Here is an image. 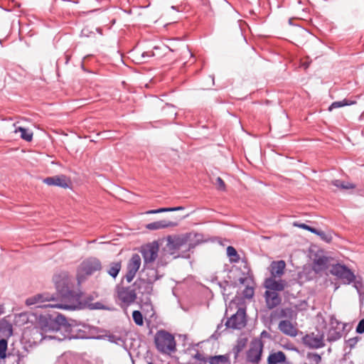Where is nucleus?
<instances>
[{"label":"nucleus","mask_w":364,"mask_h":364,"mask_svg":"<svg viewBox=\"0 0 364 364\" xmlns=\"http://www.w3.org/2000/svg\"><path fill=\"white\" fill-rule=\"evenodd\" d=\"M56 294L43 292L28 298L27 306L36 305L38 308L50 307L65 310L82 309L81 293L74 290V285L65 275H57L53 278Z\"/></svg>","instance_id":"nucleus-1"},{"label":"nucleus","mask_w":364,"mask_h":364,"mask_svg":"<svg viewBox=\"0 0 364 364\" xmlns=\"http://www.w3.org/2000/svg\"><path fill=\"white\" fill-rule=\"evenodd\" d=\"M166 241V246L171 255L184 247L185 249L181 255L183 258H188L190 257V252H192L200 244L206 242L203 239V234L194 232L168 235Z\"/></svg>","instance_id":"nucleus-2"},{"label":"nucleus","mask_w":364,"mask_h":364,"mask_svg":"<svg viewBox=\"0 0 364 364\" xmlns=\"http://www.w3.org/2000/svg\"><path fill=\"white\" fill-rule=\"evenodd\" d=\"M97 328L87 323H82L74 319L66 320L65 329L62 336H50V338H55L58 341L65 339H88L96 338L94 334Z\"/></svg>","instance_id":"nucleus-3"},{"label":"nucleus","mask_w":364,"mask_h":364,"mask_svg":"<svg viewBox=\"0 0 364 364\" xmlns=\"http://www.w3.org/2000/svg\"><path fill=\"white\" fill-rule=\"evenodd\" d=\"M66 320L63 315L55 312L41 314L38 319V326L33 330H36V333H40L41 339H50V336L44 335L47 333H60V336H62Z\"/></svg>","instance_id":"nucleus-4"},{"label":"nucleus","mask_w":364,"mask_h":364,"mask_svg":"<svg viewBox=\"0 0 364 364\" xmlns=\"http://www.w3.org/2000/svg\"><path fill=\"white\" fill-rule=\"evenodd\" d=\"M154 343L157 350L161 353H170L176 350L174 336L166 330H159L156 333Z\"/></svg>","instance_id":"nucleus-5"},{"label":"nucleus","mask_w":364,"mask_h":364,"mask_svg":"<svg viewBox=\"0 0 364 364\" xmlns=\"http://www.w3.org/2000/svg\"><path fill=\"white\" fill-rule=\"evenodd\" d=\"M136 299V292L132 286L116 287V301L122 308L126 309L132 305Z\"/></svg>","instance_id":"nucleus-6"},{"label":"nucleus","mask_w":364,"mask_h":364,"mask_svg":"<svg viewBox=\"0 0 364 364\" xmlns=\"http://www.w3.org/2000/svg\"><path fill=\"white\" fill-rule=\"evenodd\" d=\"M102 268L101 262L96 257H89L82 261L77 270V279L79 282L87 276L92 275Z\"/></svg>","instance_id":"nucleus-7"},{"label":"nucleus","mask_w":364,"mask_h":364,"mask_svg":"<svg viewBox=\"0 0 364 364\" xmlns=\"http://www.w3.org/2000/svg\"><path fill=\"white\" fill-rule=\"evenodd\" d=\"M132 287L136 296L138 294L141 295L139 300L141 303L145 304L151 303L150 296L153 291V284L147 282L146 279L138 278L134 282Z\"/></svg>","instance_id":"nucleus-8"},{"label":"nucleus","mask_w":364,"mask_h":364,"mask_svg":"<svg viewBox=\"0 0 364 364\" xmlns=\"http://www.w3.org/2000/svg\"><path fill=\"white\" fill-rule=\"evenodd\" d=\"M330 272L331 274L336 276L346 284H350L355 279L354 273L345 264L340 263L333 265Z\"/></svg>","instance_id":"nucleus-9"},{"label":"nucleus","mask_w":364,"mask_h":364,"mask_svg":"<svg viewBox=\"0 0 364 364\" xmlns=\"http://www.w3.org/2000/svg\"><path fill=\"white\" fill-rule=\"evenodd\" d=\"M250 278L245 277V273L239 269L230 270L224 280V283L229 287H237L238 285H245Z\"/></svg>","instance_id":"nucleus-10"},{"label":"nucleus","mask_w":364,"mask_h":364,"mask_svg":"<svg viewBox=\"0 0 364 364\" xmlns=\"http://www.w3.org/2000/svg\"><path fill=\"white\" fill-rule=\"evenodd\" d=\"M246 313L243 309H238L237 312L232 315L225 323L226 328L240 330L246 325Z\"/></svg>","instance_id":"nucleus-11"},{"label":"nucleus","mask_w":364,"mask_h":364,"mask_svg":"<svg viewBox=\"0 0 364 364\" xmlns=\"http://www.w3.org/2000/svg\"><path fill=\"white\" fill-rule=\"evenodd\" d=\"M158 252L159 245L156 242L142 245L140 248V252L144 259V266H147L152 263L156 259Z\"/></svg>","instance_id":"nucleus-12"},{"label":"nucleus","mask_w":364,"mask_h":364,"mask_svg":"<svg viewBox=\"0 0 364 364\" xmlns=\"http://www.w3.org/2000/svg\"><path fill=\"white\" fill-rule=\"evenodd\" d=\"M263 346V343L260 340L253 341L246 353L247 361L253 364H258L261 360Z\"/></svg>","instance_id":"nucleus-13"},{"label":"nucleus","mask_w":364,"mask_h":364,"mask_svg":"<svg viewBox=\"0 0 364 364\" xmlns=\"http://www.w3.org/2000/svg\"><path fill=\"white\" fill-rule=\"evenodd\" d=\"M323 338V333L318 332L316 334L313 332L309 334H306L303 337L302 340L306 346H308L310 348L317 349L325 346Z\"/></svg>","instance_id":"nucleus-14"},{"label":"nucleus","mask_w":364,"mask_h":364,"mask_svg":"<svg viewBox=\"0 0 364 364\" xmlns=\"http://www.w3.org/2000/svg\"><path fill=\"white\" fill-rule=\"evenodd\" d=\"M43 183L48 186H55L63 188H69L70 181L65 175H56L47 177L43 180Z\"/></svg>","instance_id":"nucleus-15"},{"label":"nucleus","mask_w":364,"mask_h":364,"mask_svg":"<svg viewBox=\"0 0 364 364\" xmlns=\"http://www.w3.org/2000/svg\"><path fill=\"white\" fill-rule=\"evenodd\" d=\"M286 285V281L283 279L276 280L275 277L267 278L264 282V287L267 289L266 291L274 292L283 291Z\"/></svg>","instance_id":"nucleus-16"},{"label":"nucleus","mask_w":364,"mask_h":364,"mask_svg":"<svg viewBox=\"0 0 364 364\" xmlns=\"http://www.w3.org/2000/svg\"><path fill=\"white\" fill-rule=\"evenodd\" d=\"M162 276L159 275L158 270L155 268H151L147 266H144L143 273L141 279L147 280V282L153 284L156 280L160 279Z\"/></svg>","instance_id":"nucleus-17"},{"label":"nucleus","mask_w":364,"mask_h":364,"mask_svg":"<svg viewBox=\"0 0 364 364\" xmlns=\"http://www.w3.org/2000/svg\"><path fill=\"white\" fill-rule=\"evenodd\" d=\"M265 301L267 308L269 309H272L281 304L282 299L277 292L266 291Z\"/></svg>","instance_id":"nucleus-18"},{"label":"nucleus","mask_w":364,"mask_h":364,"mask_svg":"<svg viewBox=\"0 0 364 364\" xmlns=\"http://www.w3.org/2000/svg\"><path fill=\"white\" fill-rule=\"evenodd\" d=\"M285 267L286 264L283 260L273 261L269 266L270 277H280L284 272Z\"/></svg>","instance_id":"nucleus-19"},{"label":"nucleus","mask_w":364,"mask_h":364,"mask_svg":"<svg viewBox=\"0 0 364 364\" xmlns=\"http://www.w3.org/2000/svg\"><path fill=\"white\" fill-rule=\"evenodd\" d=\"M279 329L285 335L295 337L297 335V329L289 320H282L279 322Z\"/></svg>","instance_id":"nucleus-20"},{"label":"nucleus","mask_w":364,"mask_h":364,"mask_svg":"<svg viewBox=\"0 0 364 364\" xmlns=\"http://www.w3.org/2000/svg\"><path fill=\"white\" fill-rule=\"evenodd\" d=\"M177 225V223L161 220L159 221H155L153 223H150L146 225V228L150 230H159L163 228H166L169 227H175Z\"/></svg>","instance_id":"nucleus-21"},{"label":"nucleus","mask_w":364,"mask_h":364,"mask_svg":"<svg viewBox=\"0 0 364 364\" xmlns=\"http://www.w3.org/2000/svg\"><path fill=\"white\" fill-rule=\"evenodd\" d=\"M8 350V341L6 338L0 339V362L6 363L8 360L12 357V352H9Z\"/></svg>","instance_id":"nucleus-22"},{"label":"nucleus","mask_w":364,"mask_h":364,"mask_svg":"<svg viewBox=\"0 0 364 364\" xmlns=\"http://www.w3.org/2000/svg\"><path fill=\"white\" fill-rule=\"evenodd\" d=\"M286 360V355L284 352L278 351L270 353L267 358L268 364H278Z\"/></svg>","instance_id":"nucleus-23"},{"label":"nucleus","mask_w":364,"mask_h":364,"mask_svg":"<svg viewBox=\"0 0 364 364\" xmlns=\"http://www.w3.org/2000/svg\"><path fill=\"white\" fill-rule=\"evenodd\" d=\"M141 263V257L139 255L135 253L133 254L131 259L127 264V269H131L137 272Z\"/></svg>","instance_id":"nucleus-24"},{"label":"nucleus","mask_w":364,"mask_h":364,"mask_svg":"<svg viewBox=\"0 0 364 364\" xmlns=\"http://www.w3.org/2000/svg\"><path fill=\"white\" fill-rule=\"evenodd\" d=\"M161 58L162 57V53H156L153 50L144 51L140 54V56L137 58L139 63H143L147 62L150 58Z\"/></svg>","instance_id":"nucleus-25"},{"label":"nucleus","mask_w":364,"mask_h":364,"mask_svg":"<svg viewBox=\"0 0 364 364\" xmlns=\"http://www.w3.org/2000/svg\"><path fill=\"white\" fill-rule=\"evenodd\" d=\"M161 58L162 57V53H156L153 50L144 51L140 54V56L137 58L139 63H143L147 62L150 58Z\"/></svg>","instance_id":"nucleus-26"},{"label":"nucleus","mask_w":364,"mask_h":364,"mask_svg":"<svg viewBox=\"0 0 364 364\" xmlns=\"http://www.w3.org/2000/svg\"><path fill=\"white\" fill-rule=\"evenodd\" d=\"M247 343V338H239L235 346L232 348L235 359H237L239 353L245 348Z\"/></svg>","instance_id":"nucleus-27"},{"label":"nucleus","mask_w":364,"mask_h":364,"mask_svg":"<svg viewBox=\"0 0 364 364\" xmlns=\"http://www.w3.org/2000/svg\"><path fill=\"white\" fill-rule=\"evenodd\" d=\"M208 363L210 364H230L228 356L225 355L210 356Z\"/></svg>","instance_id":"nucleus-28"},{"label":"nucleus","mask_w":364,"mask_h":364,"mask_svg":"<svg viewBox=\"0 0 364 364\" xmlns=\"http://www.w3.org/2000/svg\"><path fill=\"white\" fill-rule=\"evenodd\" d=\"M342 337V331L331 327L327 334V341L332 343L339 340Z\"/></svg>","instance_id":"nucleus-29"},{"label":"nucleus","mask_w":364,"mask_h":364,"mask_svg":"<svg viewBox=\"0 0 364 364\" xmlns=\"http://www.w3.org/2000/svg\"><path fill=\"white\" fill-rule=\"evenodd\" d=\"M122 267L121 262H114L110 263L109 268L107 270V273L109 275H110L112 277L115 279Z\"/></svg>","instance_id":"nucleus-30"},{"label":"nucleus","mask_w":364,"mask_h":364,"mask_svg":"<svg viewBox=\"0 0 364 364\" xmlns=\"http://www.w3.org/2000/svg\"><path fill=\"white\" fill-rule=\"evenodd\" d=\"M227 255L231 263H237L240 261V255L235 248L232 246H228L227 247Z\"/></svg>","instance_id":"nucleus-31"},{"label":"nucleus","mask_w":364,"mask_h":364,"mask_svg":"<svg viewBox=\"0 0 364 364\" xmlns=\"http://www.w3.org/2000/svg\"><path fill=\"white\" fill-rule=\"evenodd\" d=\"M355 104V101L349 100L348 99H344L341 101L333 102L328 107L329 111H332L333 109L343 107L344 106H348Z\"/></svg>","instance_id":"nucleus-32"},{"label":"nucleus","mask_w":364,"mask_h":364,"mask_svg":"<svg viewBox=\"0 0 364 364\" xmlns=\"http://www.w3.org/2000/svg\"><path fill=\"white\" fill-rule=\"evenodd\" d=\"M332 184L337 188L345 190L353 189L355 188V185L354 183L341 180H334L332 181Z\"/></svg>","instance_id":"nucleus-33"},{"label":"nucleus","mask_w":364,"mask_h":364,"mask_svg":"<svg viewBox=\"0 0 364 364\" xmlns=\"http://www.w3.org/2000/svg\"><path fill=\"white\" fill-rule=\"evenodd\" d=\"M19 132L21 133V139L26 141H31L33 139V133L29 129L19 127L16 129L15 132Z\"/></svg>","instance_id":"nucleus-34"},{"label":"nucleus","mask_w":364,"mask_h":364,"mask_svg":"<svg viewBox=\"0 0 364 364\" xmlns=\"http://www.w3.org/2000/svg\"><path fill=\"white\" fill-rule=\"evenodd\" d=\"M132 318L136 325L139 326H142L144 325V316L140 311H134L132 312Z\"/></svg>","instance_id":"nucleus-35"},{"label":"nucleus","mask_w":364,"mask_h":364,"mask_svg":"<svg viewBox=\"0 0 364 364\" xmlns=\"http://www.w3.org/2000/svg\"><path fill=\"white\" fill-rule=\"evenodd\" d=\"M224 326L225 325H223V321H221V323L218 324L215 331L210 336V338L213 340H218L221 336V333L227 329L226 327L225 328H223Z\"/></svg>","instance_id":"nucleus-36"},{"label":"nucleus","mask_w":364,"mask_h":364,"mask_svg":"<svg viewBox=\"0 0 364 364\" xmlns=\"http://www.w3.org/2000/svg\"><path fill=\"white\" fill-rule=\"evenodd\" d=\"M249 282L250 280L245 284L246 287L242 292L243 296L247 299L252 298L255 293L253 287H249Z\"/></svg>","instance_id":"nucleus-37"},{"label":"nucleus","mask_w":364,"mask_h":364,"mask_svg":"<svg viewBox=\"0 0 364 364\" xmlns=\"http://www.w3.org/2000/svg\"><path fill=\"white\" fill-rule=\"evenodd\" d=\"M307 358L315 364H318L321 361V355L316 353H308Z\"/></svg>","instance_id":"nucleus-38"},{"label":"nucleus","mask_w":364,"mask_h":364,"mask_svg":"<svg viewBox=\"0 0 364 364\" xmlns=\"http://www.w3.org/2000/svg\"><path fill=\"white\" fill-rule=\"evenodd\" d=\"M328 262V258L325 256L318 257L315 258L314 263L320 267H324Z\"/></svg>","instance_id":"nucleus-39"},{"label":"nucleus","mask_w":364,"mask_h":364,"mask_svg":"<svg viewBox=\"0 0 364 364\" xmlns=\"http://www.w3.org/2000/svg\"><path fill=\"white\" fill-rule=\"evenodd\" d=\"M318 236L320 237V238L326 242H331L332 240V236L331 234L326 233L325 232L320 230L319 233L318 234Z\"/></svg>","instance_id":"nucleus-40"},{"label":"nucleus","mask_w":364,"mask_h":364,"mask_svg":"<svg viewBox=\"0 0 364 364\" xmlns=\"http://www.w3.org/2000/svg\"><path fill=\"white\" fill-rule=\"evenodd\" d=\"M360 340V338L358 336H355L353 338H350L346 341V345L348 347L350 348V349H352L355 347V346L357 344L358 341Z\"/></svg>","instance_id":"nucleus-41"},{"label":"nucleus","mask_w":364,"mask_h":364,"mask_svg":"<svg viewBox=\"0 0 364 364\" xmlns=\"http://www.w3.org/2000/svg\"><path fill=\"white\" fill-rule=\"evenodd\" d=\"M87 306L90 309L95 310V309H105V306L100 302L90 303L87 304Z\"/></svg>","instance_id":"nucleus-42"},{"label":"nucleus","mask_w":364,"mask_h":364,"mask_svg":"<svg viewBox=\"0 0 364 364\" xmlns=\"http://www.w3.org/2000/svg\"><path fill=\"white\" fill-rule=\"evenodd\" d=\"M136 272L132 271L131 269H127V272L124 276V279L127 280L128 283H130L132 279L134 278L136 275Z\"/></svg>","instance_id":"nucleus-43"},{"label":"nucleus","mask_w":364,"mask_h":364,"mask_svg":"<svg viewBox=\"0 0 364 364\" xmlns=\"http://www.w3.org/2000/svg\"><path fill=\"white\" fill-rule=\"evenodd\" d=\"M168 49V47L167 46H155L153 47L152 50L153 51H155L156 53H162V56L164 55V54L165 53V50ZM168 49L171 50V51H173V50H171V48H168Z\"/></svg>","instance_id":"nucleus-44"},{"label":"nucleus","mask_w":364,"mask_h":364,"mask_svg":"<svg viewBox=\"0 0 364 364\" xmlns=\"http://www.w3.org/2000/svg\"><path fill=\"white\" fill-rule=\"evenodd\" d=\"M215 185L217 186V188L219 191H225V183L224 182V181L220 177H218L216 178Z\"/></svg>","instance_id":"nucleus-45"},{"label":"nucleus","mask_w":364,"mask_h":364,"mask_svg":"<svg viewBox=\"0 0 364 364\" xmlns=\"http://www.w3.org/2000/svg\"><path fill=\"white\" fill-rule=\"evenodd\" d=\"M355 331L359 334H362L364 333V318H362L359 321L358 326H356Z\"/></svg>","instance_id":"nucleus-46"},{"label":"nucleus","mask_w":364,"mask_h":364,"mask_svg":"<svg viewBox=\"0 0 364 364\" xmlns=\"http://www.w3.org/2000/svg\"><path fill=\"white\" fill-rule=\"evenodd\" d=\"M107 338H108L109 341H110L111 343H116V344H117L119 343V341H122L121 337L115 336V335H112V334L109 335L107 336Z\"/></svg>","instance_id":"nucleus-47"},{"label":"nucleus","mask_w":364,"mask_h":364,"mask_svg":"<svg viewBox=\"0 0 364 364\" xmlns=\"http://www.w3.org/2000/svg\"><path fill=\"white\" fill-rule=\"evenodd\" d=\"M193 358L199 361L206 363L208 361V359H206L201 353H200L198 351L196 352V353L193 355Z\"/></svg>","instance_id":"nucleus-48"},{"label":"nucleus","mask_w":364,"mask_h":364,"mask_svg":"<svg viewBox=\"0 0 364 364\" xmlns=\"http://www.w3.org/2000/svg\"><path fill=\"white\" fill-rule=\"evenodd\" d=\"M294 226L298 227V228L304 229V230H306L308 231H309V230H310V226L305 223H299L295 222V223H294Z\"/></svg>","instance_id":"nucleus-49"},{"label":"nucleus","mask_w":364,"mask_h":364,"mask_svg":"<svg viewBox=\"0 0 364 364\" xmlns=\"http://www.w3.org/2000/svg\"><path fill=\"white\" fill-rule=\"evenodd\" d=\"M164 213L163 208H161L159 209H155V210H150L146 211V214H156V213Z\"/></svg>","instance_id":"nucleus-50"},{"label":"nucleus","mask_w":364,"mask_h":364,"mask_svg":"<svg viewBox=\"0 0 364 364\" xmlns=\"http://www.w3.org/2000/svg\"><path fill=\"white\" fill-rule=\"evenodd\" d=\"M262 338H271V335L266 331H263L260 334Z\"/></svg>","instance_id":"nucleus-51"},{"label":"nucleus","mask_w":364,"mask_h":364,"mask_svg":"<svg viewBox=\"0 0 364 364\" xmlns=\"http://www.w3.org/2000/svg\"><path fill=\"white\" fill-rule=\"evenodd\" d=\"M218 285H219V287H220V289H221V290H222V293H223V294H225V287H226L227 285L224 283V281H223V282H218Z\"/></svg>","instance_id":"nucleus-52"},{"label":"nucleus","mask_w":364,"mask_h":364,"mask_svg":"<svg viewBox=\"0 0 364 364\" xmlns=\"http://www.w3.org/2000/svg\"><path fill=\"white\" fill-rule=\"evenodd\" d=\"M321 230H318V229H316L315 228H313L311 226H310V230H309V232L318 235V234L319 233Z\"/></svg>","instance_id":"nucleus-53"},{"label":"nucleus","mask_w":364,"mask_h":364,"mask_svg":"<svg viewBox=\"0 0 364 364\" xmlns=\"http://www.w3.org/2000/svg\"><path fill=\"white\" fill-rule=\"evenodd\" d=\"M334 322L336 323L337 324H340V323L336 319V318L332 316L331 317V325H333L334 323Z\"/></svg>","instance_id":"nucleus-54"},{"label":"nucleus","mask_w":364,"mask_h":364,"mask_svg":"<svg viewBox=\"0 0 364 364\" xmlns=\"http://www.w3.org/2000/svg\"><path fill=\"white\" fill-rule=\"evenodd\" d=\"M164 208V213L174 211L173 207H172V208Z\"/></svg>","instance_id":"nucleus-55"},{"label":"nucleus","mask_w":364,"mask_h":364,"mask_svg":"<svg viewBox=\"0 0 364 364\" xmlns=\"http://www.w3.org/2000/svg\"><path fill=\"white\" fill-rule=\"evenodd\" d=\"M173 209H174V211H178V210H184L185 208L183 206H177V207H173Z\"/></svg>","instance_id":"nucleus-56"},{"label":"nucleus","mask_w":364,"mask_h":364,"mask_svg":"<svg viewBox=\"0 0 364 364\" xmlns=\"http://www.w3.org/2000/svg\"><path fill=\"white\" fill-rule=\"evenodd\" d=\"M355 287L358 289V293H359V294H360V299H363V298H362L361 293H360V290L358 289V284H355Z\"/></svg>","instance_id":"nucleus-57"},{"label":"nucleus","mask_w":364,"mask_h":364,"mask_svg":"<svg viewBox=\"0 0 364 364\" xmlns=\"http://www.w3.org/2000/svg\"><path fill=\"white\" fill-rule=\"evenodd\" d=\"M8 330L9 331V335H11L12 334V326L11 325H9L8 326Z\"/></svg>","instance_id":"nucleus-58"},{"label":"nucleus","mask_w":364,"mask_h":364,"mask_svg":"<svg viewBox=\"0 0 364 364\" xmlns=\"http://www.w3.org/2000/svg\"><path fill=\"white\" fill-rule=\"evenodd\" d=\"M173 9H176V7L174 6H171Z\"/></svg>","instance_id":"nucleus-59"},{"label":"nucleus","mask_w":364,"mask_h":364,"mask_svg":"<svg viewBox=\"0 0 364 364\" xmlns=\"http://www.w3.org/2000/svg\"><path fill=\"white\" fill-rule=\"evenodd\" d=\"M148 364H154L152 362H149Z\"/></svg>","instance_id":"nucleus-60"},{"label":"nucleus","mask_w":364,"mask_h":364,"mask_svg":"<svg viewBox=\"0 0 364 364\" xmlns=\"http://www.w3.org/2000/svg\"><path fill=\"white\" fill-rule=\"evenodd\" d=\"M0 364H2V363H1V362H0Z\"/></svg>","instance_id":"nucleus-61"}]
</instances>
